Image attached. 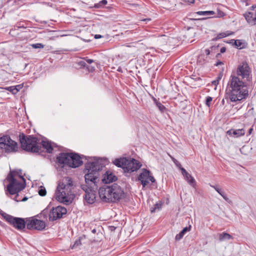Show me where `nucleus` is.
<instances>
[{
    "label": "nucleus",
    "mask_w": 256,
    "mask_h": 256,
    "mask_svg": "<svg viewBox=\"0 0 256 256\" xmlns=\"http://www.w3.org/2000/svg\"><path fill=\"white\" fill-rule=\"evenodd\" d=\"M104 166L99 160L89 162L86 164V169L88 173L85 174L86 184H82L81 188L84 192V200L88 204L94 202L96 198V183L99 180V172Z\"/></svg>",
    "instance_id": "f257e3e1"
},
{
    "label": "nucleus",
    "mask_w": 256,
    "mask_h": 256,
    "mask_svg": "<svg viewBox=\"0 0 256 256\" xmlns=\"http://www.w3.org/2000/svg\"><path fill=\"white\" fill-rule=\"evenodd\" d=\"M250 84L231 74L227 84L226 94L230 102H236L248 96V86Z\"/></svg>",
    "instance_id": "f03ea898"
},
{
    "label": "nucleus",
    "mask_w": 256,
    "mask_h": 256,
    "mask_svg": "<svg viewBox=\"0 0 256 256\" xmlns=\"http://www.w3.org/2000/svg\"><path fill=\"white\" fill-rule=\"evenodd\" d=\"M74 182L70 177H64L59 181L55 192L56 200L65 204L72 202L74 196L72 194Z\"/></svg>",
    "instance_id": "7ed1b4c3"
},
{
    "label": "nucleus",
    "mask_w": 256,
    "mask_h": 256,
    "mask_svg": "<svg viewBox=\"0 0 256 256\" xmlns=\"http://www.w3.org/2000/svg\"><path fill=\"white\" fill-rule=\"evenodd\" d=\"M98 194L100 198L106 202H117L125 196L124 189L116 184L100 187Z\"/></svg>",
    "instance_id": "20e7f679"
},
{
    "label": "nucleus",
    "mask_w": 256,
    "mask_h": 256,
    "mask_svg": "<svg viewBox=\"0 0 256 256\" xmlns=\"http://www.w3.org/2000/svg\"><path fill=\"white\" fill-rule=\"evenodd\" d=\"M20 141L23 150L32 152H41L40 143L36 137L25 136L24 134L20 135Z\"/></svg>",
    "instance_id": "39448f33"
},
{
    "label": "nucleus",
    "mask_w": 256,
    "mask_h": 256,
    "mask_svg": "<svg viewBox=\"0 0 256 256\" xmlns=\"http://www.w3.org/2000/svg\"><path fill=\"white\" fill-rule=\"evenodd\" d=\"M14 173L10 172L8 177L9 184L7 186V190L10 194H17L26 186V180L24 177Z\"/></svg>",
    "instance_id": "423d86ee"
},
{
    "label": "nucleus",
    "mask_w": 256,
    "mask_h": 256,
    "mask_svg": "<svg viewBox=\"0 0 256 256\" xmlns=\"http://www.w3.org/2000/svg\"><path fill=\"white\" fill-rule=\"evenodd\" d=\"M57 160L60 164L74 168L82 164L80 157L78 154L73 153H60L57 157Z\"/></svg>",
    "instance_id": "0eeeda50"
},
{
    "label": "nucleus",
    "mask_w": 256,
    "mask_h": 256,
    "mask_svg": "<svg viewBox=\"0 0 256 256\" xmlns=\"http://www.w3.org/2000/svg\"><path fill=\"white\" fill-rule=\"evenodd\" d=\"M113 164L128 172L136 171L142 166L140 162L135 159L126 158H116L113 161Z\"/></svg>",
    "instance_id": "6e6552de"
},
{
    "label": "nucleus",
    "mask_w": 256,
    "mask_h": 256,
    "mask_svg": "<svg viewBox=\"0 0 256 256\" xmlns=\"http://www.w3.org/2000/svg\"><path fill=\"white\" fill-rule=\"evenodd\" d=\"M232 74L250 84L252 80L251 68L246 62H242L238 65L236 72H232Z\"/></svg>",
    "instance_id": "1a4fd4ad"
},
{
    "label": "nucleus",
    "mask_w": 256,
    "mask_h": 256,
    "mask_svg": "<svg viewBox=\"0 0 256 256\" xmlns=\"http://www.w3.org/2000/svg\"><path fill=\"white\" fill-rule=\"evenodd\" d=\"M0 148L7 152H16L18 150V146L10 136H5L0 138Z\"/></svg>",
    "instance_id": "9d476101"
},
{
    "label": "nucleus",
    "mask_w": 256,
    "mask_h": 256,
    "mask_svg": "<svg viewBox=\"0 0 256 256\" xmlns=\"http://www.w3.org/2000/svg\"><path fill=\"white\" fill-rule=\"evenodd\" d=\"M2 216L6 222L18 230H23L26 226V222L22 218L14 217L6 213L2 214Z\"/></svg>",
    "instance_id": "9b49d317"
},
{
    "label": "nucleus",
    "mask_w": 256,
    "mask_h": 256,
    "mask_svg": "<svg viewBox=\"0 0 256 256\" xmlns=\"http://www.w3.org/2000/svg\"><path fill=\"white\" fill-rule=\"evenodd\" d=\"M67 210L66 208L62 206H58L53 208L50 212L48 218L50 221H54L62 218L64 215L66 214Z\"/></svg>",
    "instance_id": "f8f14e48"
},
{
    "label": "nucleus",
    "mask_w": 256,
    "mask_h": 256,
    "mask_svg": "<svg viewBox=\"0 0 256 256\" xmlns=\"http://www.w3.org/2000/svg\"><path fill=\"white\" fill-rule=\"evenodd\" d=\"M26 222V228L28 230L34 229L42 230L46 227V224L44 221L33 218L27 219Z\"/></svg>",
    "instance_id": "ddd939ff"
},
{
    "label": "nucleus",
    "mask_w": 256,
    "mask_h": 256,
    "mask_svg": "<svg viewBox=\"0 0 256 256\" xmlns=\"http://www.w3.org/2000/svg\"><path fill=\"white\" fill-rule=\"evenodd\" d=\"M138 179L140 181L144 188L148 184L150 181L152 182H155L154 178L150 176V172L146 169L142 170V172L138 177Z\"/></svg>",
    "instance_id": "4468645a"
},
{
    "label": "nucleus",
    "mask_w": 256,
    "mask_h": 256,
    "mask_svg": "<svg viewBox=\"0 0 256 256\" xmlns=\"http://www.w3.org/2000/svg\"><path fill=\"white\" fill-rule=\"evenodd\" d=\"M244 16L250 24H256V13L248 12L244 14Z\"/></svg>",
    "instance_id": "2eb2a0df"
},
{
    "label": "nucleus",
    "mask_w": 256,
    "mask_h": 256,
    "mask_svg": "<svg viewBox=\"0 0 256 256\" xmlns=\"http://www.w3.org/2000/svg\"><path fill=\"white\" fill-rule=\"evenodd\" d=\"M117 180L116 176H114L112 172H106L104 175L102 181L106 184L112 182H115Z\"/></svg>",
    "instance_id": "dca6fc26"
},
{
    "label": "nucleus",
    "mask_w": 256,
    "mask_h": 256,
    "mask_svg": "<svg viewBox=\"0 0 256 256\" xmlns=\"http://www.w3.org/2000/svg\"><path fill=\"white\" fill-rule=\"evenodd\" d=\"M228 134L230 136H233L235 138L244 136L245 134V130L243 128L234 130L231 129L227 132Z\"/></svg>",
    "instance_id": "f3484780"
},
{
    "label": "nucleus",
    "mask_w": 256,
    "mask_h": 256,
    "mask_svg": "<svg viewBox=\"0 0 256 256\" xmlns=\"http://www.w3.org/2000/svg\"><path fill=\"white\" fill-rule=\"evenodd\" d=\"M40 143V146L42 147V148L46 149L48 153L52 152L53 148L51 142L46 140H42Z\"/></svg>",
    "instance_id": "a211bd4d"
},
{
    "label": "nucleus",
    "mask_w": 256,
    "mask_h": 256,
    "mask_svg": "<svg viewBox=\"0 0 256 256\" xmlns=\"http://www.w3.org/2000/svg\"><path fill=\"white\" fill-rule=\"evenodd\" d=\"M190 228L191 226H190L188 227L184 228L178 234L176 235L175 240H180L182 239L186 232L190 230Z\"/></svg>",
    "instance_id": "6ab92c4d"
},
{
    "label": "nucleus",
    "mask_w": 256,
    "mask_h": 256,
    "mask_svg": "<svg viewBox=\"0 0 256 256\" xmlns=\"http://www.w3.org/2000/svg\"><path fill=\"white\" fill-rule=\"evenodd\" d=\"M210 186L213 188L224 198V200L228 202V198L227 197L224 192L222 191L221 188H219L217 186L210 185Z\"/></svg>",
    "instance_id": "aec40b11"
},
{
    "label": "nucleus",
    "mask_w": 256,
    "mask_h": 256,
    "mask_svg": "<svg viewBox=\"0 0 256 256\" xmlns=\"http://www.w3.org/2000/svg\"><path fill=\"white\" fill-rule=\"evenodd\" d=\"M185 180L192 187H194L196 185V180L194 178L188 173L184 176Z\"/></svg>",
    "instance_id": "412c9836"
},
{
    "label": "nucleus",
    "mask_w": 256,
    "mask_h": 256,
    "mask_svg": "<svg viewBox=\"0 0 256 256\" xmlns=\"http://www.w3.org/2000/svg\"><path fill=\"white\" fill-rule=\"evenodd\" d=\"M232 238V236L226 232H222L219 234V240L220 242L229 240Z\"/></svg>",
    "instance_id": "4be33fe9"
},
{
    "label": "nucleus",
    "mask_w": 256,
    "mask_h": 256,
    "mask_svg": "<svg viewBox=\"0 0 256 256\" xmlns=\"http://www.w3.org/2000/svg\"><path fill=\"white\" fill-rule=\"evenodd\" d=\"M162 204L160 202H157L154 206L150 208L151 212H156V210H159L162 207Z\"/></svg>",
    "instance_id": "5701e85b"
},
{
    "label": "nucleus",
    "mask_w": 256,
    "mask_h": 256,
    "mask_svg": "<svg viewBox=\"0 0 256 256\" xmlns=\"http://www.w3.org/2000/svg\"><path fill=\"white\" fill-rule=\"evenodd\" d=\"M198 15L208 16L209 15L214 14V12L212 10L210 11H198L196 12Z\"/></svg>",
    "instance_id": "b1692460"
},
{
    "label": "nucleus",
    "mask_w": 256,
    "mask_h": 256,
    "mask_svg": "<svg viewBox=\"0 0 256 256\" xmlns=\"http://www.w3.org/2000/svg\"><path fill=\"white\" fill-rule=\"evenodd\" d=\"M218 48V46H212L210 48V50L209 49H206L205 52L207 56L210 54V52H212L213 51H216Z\"/></svg>",
    "instance_id": "393cba45"
},
{
    "label": "nucleus",
    "mask_w": 256,
    "mask_h": 256,
    "mask_svg": "<svg viewBox=\"0 0 256 256\" xmlns=\"http://www.w3.org/2000/svg\"><path fill=\"white\" fill-rule=\"evenodd\" d=\"M108 2L106 0H102L98 3L96 4L94 6V7L96 8H102L103 6L106 4Z\"/></svg>",
    "instance_id": "a878e982"
},
{
    "label": "nucleus",
    "mask_w": 256,
    "mask_h": 256,
    "mask_svg": "<svg viewBox=\"0 0 256 256\" xmlns=\"http://www.w3.org/2000/svg\"><path fill=\"white\" fill-rule=\"evenodd\" d=\"M229 35H230V34L228 33L222 32V33H220L218 34L216 39L217 40V39L222 38H225Z\"/></svg>",
    "instance_id": "bb28decb"
},
{
    "label": "nucleus",
    "mask_w": 256,
    "mask_h": 256,
    "mask_svg": "<svg viewBox=\"0 0 256 256\" xmlns=\"http://www.w3.org/2000/svg\"><path fill=\"white\" fill-rule=\"evenodd\" d=\"M156 105L158 108L162 112H164L166 110L165 106L162 105L161 103L160 102H156Z\"/></svg>",
    "instance_id": "cd10ccee"
},
{
    "label": "nucleus",
    "mask_w": 256,
    "mask_h": 256,
    "mask_svg": "<svg viewBox=\"0 0 256 256\" xmlns=\"http://www.w3.org/2000/svg\"><path fill=\"white\" fill-rule=\"evenodd\" d=\"M8 90L14 94H17L18 92V90L16 88V87L10 86L8 88Z\"/></svg>",
    "instance_id": "c85d7f7f"
},
{
    "label": "nucleus",
    "mask_w": 256,
    "mask_h": 256,
    "mask_svg": "<svg viewBox=\"0 0 256 256\" xmlns=\"http://www.w3.org/2000/svg\"><path fill=\"white\" fill-rule=\"evenodd\" d=\"M30 46L34 48H42L44 47V46L40 43L32 44Z\"/></svg>",
    "instance_id": "c756f323"
},
{
    "label": "nucleus",
    "mask_w": 256,
    "mask_h": 256,
    "mask_svg": "<svg viewBox=\"0 0 256 256\" xmlns=\"http://www.w3.org/2000/svg\"><path fill=\"white\" fill-rule=\"evenodd\" d=\"M81 244V241H80V239H78V240H76L74 244L72 245V249H74V248H76V247L78 246H80Z\"/></svg>",
    "instance_id": "7c9ffc66"
},
{
    "label": "nucleus",
    "mask_w": 256,
    "mask_h": 256,
    "mask_svg": "<svg viewBox=\"0 0 256 256\" xmlns=\"http://www.w3.org/2000/svg\"><path fill=\"white\" fill-rule=\"evenodd\" d=\"M46 191L44 188H41L38 190V194L42 196H44L46 195Z\"/></svg>",
    "instance_id": "2f4dec72"
},
{
    "label": "nucleus",
    "mask_w": 256,
    "mask_h": 256,
    "mask_svg": "<svg viewBox=\"0 0 256 256\" xmlns=\"http://www.w3.org/2000/svg\"><path fill=\"white\" fill-rule=\"evenodd\" d=\"M212 100V98L210 96H208L206 98V104L208 106L210 107L211 104V102Z\"/></svg>",
    "instance_id": "473e14b6"
},
{
    "label": "nucleus",
    "mask_w": 256,
    "mask_h": 256,
    "mask_svg": "<svg viewBox=\"0 0 256 256\" xmlns=\"http://www.w3.org/2000/svg\"><path fill=\"white\" fill-rule=\"evenodd\" d=\"M179 168L181 170L182 174L184 176L188 174L186 170L184 168H182L181 166H180Z\"/></svg>",
    "instance_id": "72a5a7b5"
},
{
    "label": "nucleus",
    "mask_w": 256,
    "mask_h": 256,
    "mask_svg": "<svg viewBox=\"0 0 256 256\" xmlns=\"http://www.w3.org/2000/svg\"><path fill=\"white\" fill-rule=\"evenodd\" d=\"M172 161L174 162L176 164V165L180 168V166H181V164H180L176 160L175 158H172Z\"/></svg>",
    "instance_id": "f704fd0d"
},
{
    "label": "nucleus",
    "mask_w": 256,
    "mask_h": 256,
    "mask_svg": "<svg viewBox=\"0 0 256 256\" xmlns=\"http://www.w3.org/2000/svg\"><path fill=\"white\" fill-rule=\"evenodd\" d=\"M234 44L237 48L240 47L242 44V42L240 40H235Z\"/></svg>",
    "instance_id": "c9c22d12"
},
{
    "label": "nucleus",
    "mask_w": 256,
    "mask_h": 256,
    "mask_svg": "<svg viewBox=\"0 0 256 256\" xmlns=\"http://www.w3.org/2000/svg\"><path fill=\"white\" fill-rule=\"evenodd\" d=\"M224 16V14L223 12L220 11L218 12V17L221 18V17Z\"/></svg>",
    "instance_id": "e433bc0d"
},
{
    "label": "nucleus",
    "mask_w": 256,
    "mask_h": 256,
    "mask_svg": "<svg viewBox=\"0 0 256 256\" xmlns=\"http://www.w3.org/2000/svg\"><path fill=\"white\" fill-rule=\"evenodd\" d=\"M226 48L225 47H222L220 50V52L221 53H224L226 52Z\"/></svg>",
    "instance_id": "4c0bfd02"
},
{
    "label": "nucleus",
    "mask_w": 256,
    "mask_h": 256,
    "mask_svg": "<svg viewBox=\"0 0 256 256\" xmlns=\"http://www.w3.org/2000/svg\"><path fill=\"white\" fill-rule=\"evenodd\" d=\"M86 61L88 64H91V63H92L94 62V60H91V59H86Z\"/></svg>",
    "instance_id": "58836bf2"
},
{
    "label": "nucleus",
    "mask_w": 256,
    "mask_h": 256,
    "mask_svg": "<svg viewBox=\"0 0 256 256\" xmlns=\"http://www.w3.org/2000/svg\"><path fill=\"white\" fill-rule=\"evenodd\" d=\"M102 37V36L100 34H96L94 36V38H101Z\"/></svg>",
    "instance_id": "ea45409f"
},
{
    "label": "nucleus",
    "mask_w": 256,
    "mask_h": 256,
    "mask_svg": "<svg viewBox=\"0 0 256 256\" xmlns=\"http://www.w3.org/2000/svg\"><path fill=\"white\" fill-rule=\"evenodd\" d=\"M47 212H48V210H44L42 211V214H43L44 216H45Z\"/></svg>",
    "instance_id": "a19ab883"
},
{
    "label": "nucleus",
    "mask_w": 256,
    "mask_h": 256,
    "mask_svg": "<svg viewBox=\"0 0 256 256\" xmlns=\"http://www.w3.org/2000/svg\"><path fill=\"white\" fill-rule=\"evenodd\" d=\"M202 57H203V56H198V61L199 62H201V58Z\"/></svg>",
    "instance_id": "79ce46f5"
},
{
    "label": "nucleus",
    "mask_w": 256,
    "mask_h": 256,
    "mask_svg": "<svg viewBox=\"0 0 256 256\" xmlns=\"http://www.w3.org/2000/svg\"><path fill=\"white\" fill-rule=\"evenodd\" d=\"M252 130H253L252 128H250L248 130V134H250L252 133Z\"/></svg>",
    "instance_id": "37998d69"
},
{
    "label": "nucleus",
    "mask_w": 256,
    "mask_h": 256,
    "mask_svg": "<svg viewBox=\"0 0 256 256\" xmlns=\"http://www.w3.org/2000/svg\"><path fill=\"white\" fill-rule=\"evenodd\" d=\"M222 64V62H220V61H218V62H217V63L216 64V66H218V65H220V64Z\"/></svg>",
    "instance_id": "c03bdc74"
},
{
    "label": "nucleus",
    "mask_w": 256,
    "mask_h": 256,
    "mask_svg": "<svg viewBox=\"0 0 256 256\" xmlns=\"http://www.w3.org/2000/svg\"><path fill=\"white\" fill-rule=\"evenodd\" d=\"M2 0H0V8H1L2 6Z\"/></svg>",
    "instance_id": "a18cd8bd"
},
{
    "label": "nucleus",
    "mask_w": 256,
    "mask_h": 256,
    "mask_svg": "<svg viewBox=\"0 0 256 256\" xmlns=\"http://www.w3.org/2000/svg\"><path fill=\"white\" fill-rule=\"evenodd\" d=\"M80 64L82 65V66H84V64H85V62H80Z\"/></svg>",
    "instance_id": "49530a36"
},
{
    "label": "nucleus",
    "mask_w": 256,
    "mask_h": 256,
    "mask_svg": "<svg viewBox=\"0 0 256 256\" xmlns=\"http://www.w3.org/2000/svg\"><path fill=\"white\" fill-rule=\"evenodd\" d=\"M256 8V5H253L252 6V10H254V8Z\"/></svg>",
    "instance_id": "de8ad7c7"
},
{
    "label": "nucleus",
    "mask_w": 256,
    "mask_h": 256,
    "mask_svg": "<svg viewBox=\"0 0 256 256\" xmlns=\"http://www.w3.org/2000/svg\"><path fill=\"white\" fill-rule=\"evenodd\" d=\"M144 21H150V18H146L143 20Z\"/></svg>",
    "instance_id": "09e8293b"
},
{
    "label": "nucleus",
    "mask_w": 256,
    "mask_h": 256,
    "mask_svg": "<svg viewBox=\"0 0 256 256\" xmlns=\"http://www.w3.org/2000/svg\"><path fill=\"white\" fill-rule=\"evenodd\" d=\"M94 70V68L91 67L90 68V70L93 71V70Z\"/></svg>",
    "instance_id": "8fccbe9b"
},
{
    "label": "nucleus",
    "mask_w": 256,
    "mask_h": 256,
    "mask_svg": "<svg viewBox=\"0 0 256 256\" xmlns=\"http://www.w3.org/2000/svg\"><path fill=\"white\" fill-rule=\"evenodd\" d=\"M92 233H96V229H94L92 230Z\"/></svg>",
    "instance_id": "3c124183"
},
{
    "label": "nucleus",
    "mask_w": 256,
    "mask_h": 256,
    "mask_svg": "<svg viewBox=\"0 0 256 256\" xmlns=\"http://www.w3.org/2000/svg\"><path fill=\"white\" fill-rule=\"evenodd\" d=\"M27 198H24L22 200L25 201Z\"/></svg>",
    "instance_id": "603ef678"
},
{
    "label": "nucleus",
    "mask_w": 256,
    "mask_h": 256,
    "mask_svg": "<svg viewBox=\"0 0 256 256\" xmlns=\"http://www.w3.org/2000/svg\"><path fill=\"white\" fill-rule=\"evenodd\" d=\"M48 5L49 6H52V4H50L49 3L48 4Z\"/></svg>",
    "instance_id": "864d4df0"
},
{
    "label": "nucleus",
    "mask_w": 256,
    "mask_h": 256,
    "mask_svg": "<svg viewBox=\"0 0 256 256\" xmlns=\"http://www.w3.org/2000/svg\"><path fill=\"white\" fill-rule=\"evenodd\" d=\"M194 0H192V2H191V3H194Z\"/></svg>",
    "instance_id": "5fc2aeb1"
},
{
    "label": "nucleus",
    "mask_w": 256,
    "mask_h": 256,
    "mask_svg": "<svg viewBox=\"0 0 256 256\" xmlns=\"http://www.w3.org/2000/svg\"><path fill=\"white\" fill-rule=\"evenodd\" d=\"M214 82L216 84V81H214Z\"/></svg>",
    "instance_id": "6e6d98bb"
},
{
    "label": "nucleus",
    "mask_w": 256,
    "mask_h": 256,
    "mask_svg": "<svg viewBox=\"0 0 256 256\" xmlns=\"http://www.w3.org/2000/svg\"><path fill=\"white\" fill-rule=\"evenodd\" d=\"M16 87V88H18V87H19V86H18Z\"/></svg>",
    "instance_id": "4d7b16f0"
},
{
    "label": "nucleus",
    "mask_w": 256,
    "mask_h": 256,
    "mask_svg": "<svg viewBox=\"0 0 256 256\" xmlns=\"http://www.w3.org/2000/svg\"><path fill=\"white\" fill-rule=\"evenodd\" d=\"M218 55H220V54H218L216 56H218Z\"/></svg>",
    "instance_id": "13d9d810"
},
{
    "label": "nucleus",
    "mask_w": 256,
    "mask_h": 256,
    "mask_svg": "<svg viewBox=\"0 0 256 256\" xmlns=\"http://www.w3.org/2000/svg\"><path fill=\"white\" fill-rule=\"evenodd\" d=\"M246 0H243L244 2H246Z\"/></svg>",
    "instance_id": "bf43d9fd"
}]
</instances>
